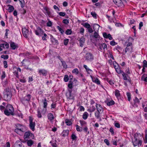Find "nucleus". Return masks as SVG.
Returning <instances> with one entry per match:
<instances>
[{
  "label": "nucleus",
  "mask_w": 147,
  "mask_h": 147,
  "mask_svg": "<svg viewBox=\"0 0 147 147\" xmlns=\"http://www.w3.org/2000/svg\"><path fill=\"white\" fill-rule=\"evenodd\" d=\"M134 101L135 103L139 104L140 103L139 100L137 97L135 98Z\"/></svg>",
  "instance_id": "bf43d9fd"
},
{
  "label": "nucleus",
  "mask_w": 147,
  "mask_h": 147,
  "mask_svg": "<svg viewBox=\"0 0 147 147\" xmlns=\"http://www.w3.org/2000/svg\"><path fill=\"white\" fill-rule=\"evenodd\" d=\"M43 102L44 106V109H42V111H41L42 114L43 115H45L47 111V109L46 108L47 104V100L46 99H45L44 100H42Z\"/></svg>",
  "instance_id": "f8f14e48"
},
{
  "label": "nucleus",
  "mask_w": 147,
  "mask_h": 147,
  "mask_svg": "<svg viewBox=\"0 0 147 147\" xmlns=\"http://www.w3.org/2000/svg\"><path fill=\"white\" fill-rule=\"evenodd\" d=\"M85 57L86 60L90 61H92L94 58L93 55L90 53H86Z\"/></svg>",
  "instance_id": "1a4fd4ad"
},
{
  "label": "nucleus",
  "mask_w": 147,
  "mask_h": 147,
  "mask_svg": "<svg viewBox=\"0 0 147 147\" xmlns=\"http://www.w3.org/2000/svg\"><path fill=\"white\" fill-rule=\"evenodd\" d=\"M4 94L3 98L4 100L7 101H10L12 96L11 91L6 89L4 92Z\"/></svg>",
  "instance_id": "39448f33"
},
{
  "label": "nucleus",
  "mask_w": 147,
  "mask_h": 147,
  "mask_svg": "<svg viewBox=\"0 0 147 147\" xmlns=\"http://www.w3.org/2000/svg\"><path fill=\"white\" fill-rule=\"evenodd\" d=\"M57 28L61 34H63L64 32V31L60 26H57Z\"/></svg>",
  "instance_id": "c03bdc74"
},
{
  "label": "nucleus",
  "mask_w": 147,
  "mask_h": 147,
  "mask_svg": "<svg viewBox=\"0 0 147 147\" xmlns=\"http://www.w3.org/2000/svg\"><path fill=\"white\" fill-rule=\"evenodd\" d=\"M107 81L111 85H113L114 84L113 81L111 80L107 79Z\"/></svg>",
  "instance_id": "e2e57ef3"
},
{
  "label": "nucleus",
  "mask_w": 147,
  "mask_h": 147,
  "mask_svg": "<svg viewBox=\"0 0 147 147\" xmlns=\"http://www.w3.org/2000/svg\"><path fill=\"white\" fill-rule=\"evenodd\" d=\"M96 107L97 111L102 113L103 111V109L100 104H96Z\"/></svg>",
  "instance_id": "f3484780"
},
{
  "label": "nucleus",
  "mask_w": 147,
  "mask_h": 147,
  "mask_svg": "<svg viewBox=\"0 0 147 147\" xmlns=\"http://www.w3.org/2000/svg\"><path fill=\"white\" fill-rule=\"evenodd\" d=\"M145 74H144L142 75L141 77V79L142 80H144L146 82H147V77L144 78L145 76Z\"/></svg>",
  "instance_id": "de8ad7c7"
},
{
  "label": "nucleus",
  "mask_w": 147,
  "mask_h": 147,
  "mask_svg": "<svg viewBox=\"0 0 147 147\" xmlns=\"http://www.w3.org/2000/svg\"><path fill=\"white\" fill-rule=\"evenodd\" d=\"M4 147H10V143L9 142H7Z\"/></svg>",
  "instance_id": "774afa93"
},
{
  "label": "nucleus",
  "mask_w": 147,
  "mask_h": 147,
  "mask_svg": "<svg viewBox=\"0 0 147 147\" xmlns=\"http://www.w3.org/2000/svg\"><path fill=\"white\" fill-rule=\"evenodd\" d=\"M84 67L86 69L87 72L88 74H90V72L92 71L91 69L88 67L86 65H84Z\"/></svg>",
  "instance_id": "2f4dec72"
},
{
  "label": "nucleus",
  "mask_w": 147,
  "mask_h": 147,
  "mask_svg": "<svg viewBox=\"0 0 147 147\" xmlns=\"http://www.w3.org/2000/svg\"><path fill=\"white\" fill-rule=\"evenodd\" d=\"M82 25L88 29L90 27V24L87 23H83L82 24Z\"/></svg>",
  "instance_id": "bb28decb"
},
{
  "label": "nucleus",
  "mask_w": 147,
  "mask_h": 147,
  "mask_svg": "<svg viewBox=\"0 0 147 147\" xmlns=\"http://www.w3.org/2000/svg\"><path fill=\"white\" fill-rule=\"evenodd\" d=\"M31 96L30 94H28L21 99V102L24 105L28 104L29 103V101L31 98Z\"/></svg>",
  "instance_id": "423d86ee"
},
{
  "label": "nucleus",
  "mask_w": 147,
  "mask_h": 147,
  "mask_svg": "<svg viewBox=\"0 0 147 147\" xmlns=\"http://www.w3.org/2000/svg\"><path fill=\"white\" fill-rule=\"evenodd\" d=\"M10 47L11 49L13 50H15L18 47L17 44L12 41L10 42Z\"/></svg>",
  "instance_id": "a211bd4d"
},
{
  "label": "nucleus",
  "mask_w": 147,
  "mask_h": 147,
  "mask_svg": "<svg viewBox=\"0 0 147 147\" xmlns=\"http://www.w3.org/2000/svg\"><path fill=\"white\" fill-rule=\"evenodd\" d=\"M72 90L71 89H68L66 92V96L67 99H72L74 98V96L71 94Z\"/></svg>",
  "instance_id": "9d476101"
},
{
  "label": "nucleus",
  "mask_w": 147,
  "mask_h": 147,
  "mask_svg": "<svg viewBox=\"0 0 147 147\" xmlns=\"http://www.w3.org/2000/svg\"><path fill=\"white\" fill-rule=\"evenodd\" d=\"M99 25L98 24H95L93 27V29L94 31L95 30H97L98 29Z\"/></svg>",
  "instance_id": "f704fd0d"
},
{
  "label": "nucleus",
  "mask_w": 147,
  "mask_h": 147,
  "mask_svg": "<svg viewBox=\"0 0 147 147\" xmlns=\"http://www.w3.org/2000/svg\"><path fill=\"white\" fill-rule=\"evenodd\" d=\"M37 116L38 118H41L42 116L41 114V113L40 112V109H38L37 110Z\"/></svg>",
  "instance_id": "58836bf2"
},
{
  "label": "nucleus",
  "mask_w": 147,
  "mask_h": 147,
  "mask_svg": "<svg viewBox=\"0 0 147 147\" xmlns=\"http://www.w3.org/2000/svg\"><path fill=\"white\" fill-rule=\"evenodd\" d=\"M91 15L94 18H96V14L95 12H91Z\"/></svg>",
  "instance_id": "052dcab7"
},
{
  "label": "nucleus",
  "mask_w": 147,
  "mask_h": 147,
  "mask_svg": "<svg viewBox=\"0 0 147 147\" xmlns=\"http://www.w3.org/2000/svg\"><path fill=\"white\" fill-rule=\"evenodd\" d=\"M16 129H15V132L19 135H23L26 129V127L19 123L16 124Z\"/></svg>",
  "instance_id": "f03ea898"
},
{
  "label": "nucleus",
  "mask_w": 147,
  "mask_h": 147,
  "mask_svg": "<svg viewBox=\"0 0 147 147\" xmlns=\"http://www.w3.org/2000/svg\"><path fill=\"white\" fill-rule=\"evenodd\" d=\"M73 82H72L71 80H70L69 83L68 84V88H69L68 89H71L72 90V88H73Z\"/></svg>",
  "instance_id": "c85d7f7f"
},
{
  "label": "nucleus",
  "mask_w": 147,
  "mask_h": 147,
  "mask_svg": "<svg viewBox=\"0 0 147 147\" xmlns=\"http://www.w3.org/2000/svg\"><path fill=\"white\" fill-rule=\"evenodd\" d=\"M27 143L28 146H31L33 144V142L32 140H30L27 141Z\"/></svg>",
  "instance_id": "c9c22d12"
},
{
  "label": "nucleus",
  "mask_w": 147,
  "mask_h": 147,
  "mask_svg": "<svg viewBox=\"0 0 147 147\" xmlns=\"http://www.w3.org/2000/svg\"><path fill=\"white\" fill-rule=\"evenodd\" d=\"M93 36L95 38H97L98 40L100 38V37L98 33L95 31L94 33Z\"/></svg>",
  "instance_id": "cd10ccee"
},
{
  "label": "nucleus",
  "mask_w": 147,
  "mask_h": 147,
  "mask_svg": "<svg viewBox=\"0 0 147 147\" xmlns=\"http://www.w3.org/2000/svg\"><path fill=\"white\" fill-rule=\"evenodd\" d=\"M88 116V114L86 112H85L84 113L82 117L84 119H86L87 118Z\"/></svg>",
  "instance_id": "7c9ffc66"
},
{
  "label": "nucleus",
  "mask_w": 147,
  "mask_h": 147,
  "mask_svg": "<svg viewBox=\"0 0 147 147\" xmlns=\"http://www.w3.org/2000/svg\"><path fill=\"white\" fill-rule=\"evenodd\" d=\"M69 133V130H64L62 133V136L63 137L68 136Z\"/></svg>",
  "instance_id": "aec40b11"
},
{
  "label": "nucleus",
  "mask_w": 147,
  "mask_h": 147,
  "mask_svg": "<svg viewBox=\"0 0 147 147\" xmlns=\"http://www.w3.org/2000/svg\"><path fill=\"white\" fill-rule=\"evenodd\" d=\"M96 107H95L92 106V107H90L88 110V111L92 112L95 111Z\"/></svg>",
  "instance_id": "4be33fe9"
},
{
  "label": "nucleus",
  "mask_w": 147,
  "mask_h": 147,
  "mask_svg": "<svg viewBox=\"0 0 147 147\" xmlns=\"http://www.w3.org/2000/svg\"><path fill=\"white\" fill-rule=\"evenodd\" d=\"M76 130L78 131H82V130L81 129V128L78 125H76Z\"/></svg>",
  "instance_id": "4d7b16f0"
},
{
  "label": "nucleus",
  "mask_w": 147,
  "mask_h": 147,
  "mask_svg": "<svg viewBox=\"0 0 147 147\" xmlns=\"http://www.w3.org/2000/svg\"><path fill=\"white\" fill-rule=\"evenodd\" d=\"M1 57L3 59H7L8 58L9 56L7 55H2L1 56Z\"/></svg>",
  "instance_id": "3c124183"
},
{
  "label": "nucleus",
  "mask_w": 147,
  "mask_h": 147,
  "mask_svg": "<svg viewBox=\"0 0 147 147\" xmlns=\"http://www.w3.org/2000/svg\"><path fill=\"white\" fill-rule=\"evenodd\" d=\"M122 74L123 77V79L124 80H127V78L126 76L125 73L123 71L122 73Z\"/></svg>",
  "instance_id": "8fccbe9b"
},
{
  "label": "nucleus",
  "mask_w": 147,
  "mask_h": 147,
  "mask_svg": "<svg viewBox=\"0 0 147 147\" xmlns=\"http://www.w3.org/2000/svg\"><path fill=\"white\" fill-rule=\"evenodd\" d=\"M115 95L116 97L118 98L120 96L119 91L118 90H116L115 92Z\"/></svg>",
  "instance_id": "e433bc0d"
},
{
  "label": "nucleus",
  "mask_w": 147,
  "mask_h": 147,
  "mask_svg": "<svg viewBox=\"0 0 147 147\" xmlns=\"http://www.w3.org/2000/svg\"><path fill=\"white\" fill-rule=\"evenodd\" d=\"M134 40V39L130 37L125 41V44L126 48L125 50H123V54L125 55L127 53H130L132 52L133 47L132 42H133Z\"/></svg>",
  "instance_id": "f257e3e1"
},
{
  "label": "nucleus",
  "mask_w": 147,
  "mask_h": 147,
  "mask_svg": "<svg viewBox=\"0 0 147 147\" xmlns=\"http://www.w3.org/2000/svg\"><path fill=\"white\" fill-rule=\"evenodd\" d=\"M22 33L23 36L26 38H27L29 35V30L26 28L22 29Z\"/></svg>",
  "instance_id": "ddd939ff"
},
{
  "label": "nucleus",
  "mask_w": 147,
  "mask_h": 147,
  "mask_svg": "<svg viewBox=\"0 0 147 147\" xmlns=\"http://www.w3.org/2000/svg\"><path fill=\"white\" fill-rule=\"evenodd\" d=\"M21 4V7L22 8H23L24 7L25 5V3L24 0H20V1Z\"/></svg>",
  "instance_id": "a18cd8bd"
},
{
  "label": "nucleus",
  "mask_w": 147,
  "mask_h": 147,
  "mask_svg": "<svg viewBox=\"0 0 147 147\" xmlns=\"http://www.w3.org/2000/svg\"><path fill=\"white\" fill-rule=\"evenodd\" d=\"M134 137V140L132 141L134 146H135L138 145H141L142 141L140 139L142 138L141 135L140 133H136Z\"/></svg>",
  "instance_id": "7ed1b4c3"
},
{
  "label": "nucleus",
  "mask_w": 147,
  "mask_h": 147,
  "mask_svg": "<svg viewBox=\"0 0 147 147\" xmlns=\"http://www.w3.org/2000/svg\"><path fill=\"white\" fill-rule=\"evenodd\" d=\"M84 130L86 133V134H88L89 133V131L88 130V129L87 127H85L84 128Z\"/></svg>",
  "instance_id": "603ef678"
},
{
  "label": "nucleus",
  "mask_w": 147,
  "mask_h": 147,
  "mask_svg": "<svg viewBox=\"0 0 147 147\" xmlns=\"http://www.w3.org/2000/svg\"><path fill=\"white\" fill-rule=\"evenodd\" d=\"M22 145L18 144L17 143H15L14 145V147H21Z\"/></svg>",
  "instance_id": "338daca9"
},
{
  "label": "nucleus",
  "mask_w": 147,
  "mask_h": 147,
  "mask_svg": "<svg viewBox=\"0 0 147 147\" xmlns=\"http://www.w3.org/2000/svg\"><path fill=\"white\" fill-rule=\"evenodd\" d=\"M47 20L49 21L47 23V26L48 27H51L52 25V23L51 21L49 20L48 19Z\"/></svg>",
  "instance_id": "49530a36"
},
{
  "label": "nucleus",
  "mask_w": 147,
  "mask_h": 147,
  "mask_svg": "<svg viewBox=\"0 0 147 147\" xmlns=\"http://www.w3.org/2000/svg\"><path fill=\"white\" fill-rule=\"evenodd\" d=\"M65 33L67 35H70L72 33V31L71 29H68L66 30Z\"/></svg>",
  "instance_id": "79ce46f5"
},
{
  "label": "nucleus",
  "mask_w": 147,
  "mask_h": 147,
  "mask_svg": "<svg viewBox=\"0 0 147 147\" xmlns=\"http://www.w3.org/2000/svg\"><path fill=\"white\" fill-rule=\"evenodd\" d=\"M61 62L62 63V65L64 68L66 69L67 67V65H66L65 62L63 61V59H61Z\"/></svg>",
  "instance_id": "72a5a7b5"
},
{
  "label": "nucleus",
  "mask_w": 147,
  "mask_h": 147,
  "mask_svg": "<svg viewBox=\"0 0 147 147\" xmlns=\"http://www.w3.org/2000/svg\"><path fill=\"white\" fill-rule=\"evenodd\" d=\"M113 1L118 7H123L124 5L121 0H113Z\"/></svg>",
  "instance_id": "4468645a"
},
{
  "label": "nucleus",
  "mask_w": 147,
  "mask_h": 147,
  "mask_svg": "<svg viewBox=\"0 0 147 147\" xmlns=\"http://www.w3.org/2000/svg\"><path fill=\"white\" fill-rule=\"evenodd\" d=\"M127 97L128 100L130 101L131 99V94L129 92H127Z\"/></svg>",
  "instance_id": "13d9d810"
},
{
  "label": "nucleus",
  "mask_w": 147,
  "mask_h": 147,
  "mask_svg": "<svg viewBox=\"0 0 147 147\" xmlns=\"http://www.w3.org/2000/svg\"><path fill=\"white\" fill-rule=\"evenodd\" d=\"M143 67H147V62L146 61L144 60L143 62Z\"/></svg>",
  "instance_id": "680f3d73"
},
{
  "label": "nucleus",
  "mask_w": 147,
  "mask_h": 147,
  "mask_svg": "<svg viewBox=\"0 0 147 147\" xmlns=\"http://www.w3.org/2000/svg\"><path fill=\"white\" fill-rule=\"evenodd\" d=\"M71 137L73 140H76L77 139V137L75 134H72Z\"/></svg>",
  "instance_id": "6e6d98bb"
},
{
  "label": "nucleus",
  "mask_w": 147,
  "mask_h": 147,
  "mask_svg": "<svg viewBox=\"0 0 147 147\" xmlns=\"http://www.w3.org/2000/svg\"><path fill=\"white\" fill-rule=\"evenodd\" d=\"M47 71L45 69H40L38 70V73L40 75L46 76L47 74Z\"/></svg>",
  "instance_id": "6ab92c4d"
},
{
  "label": "nucleus",
  "mask_w": 147,
  "mask_h": 147,
  "mask_svg": "<svg viewBox=\"0 0 147 147\" xmlns=\"http://www.w3.org/2000/svg\"><path fill=\"white\" fill-rule=\"evenodd\" d=\"M14 109L12 105L8 104L6 106V109L4 110V113L7 116L10 115H14Z\"/></svg>",
  "instance_id": "20e7f679"
},
{
  "label": "nucleus",
  "mask_w": 147,
  "mask_h": 147,
  "mask_svg": "<svg viewBox=\"0 0 147 147\" xmlns=\"http://www.w3.org/2000/svg\"><path fill=\"white\" fill-rule=\"evenodd\" d=\"M45 10L46 11V15H48L49 17L52 16V15L50 11L48 9L45 8Z\"/></svg>",
  "instance_id": "a878e982"
},
{
  "label": "nucleus",
  "mask_w": 147,
  "mask_h": 147,
  "mask_svg": "<svg viewBox=\"0 0 147 147\" xmlns=\"http://www.w3.org/2000/svg\"><path fill=\"white\" fill-rule=\"evenodd\" d=\"M90 76L91 77L92 79V81L93 82L95 83L98 85L100 84V81L97 78L93 77L91 75H90Z\"/></svg>",
  "instance_id": "2eb2a0df"
},
{
  "label": "nucleus",
  "mask_w": 147,
  "mask_h": 147,
  "mask_svg": "<svg viewBox=\"0 0 147 147\" xmlns=\"http://www.w3.org/2000/svg\"><path fill=\"white\" fill-rule=\"evenodd\" d=\"M64 80L65 82H67L69 80V77L67 75H65L64 76Z\"/></svg>",
  "instance_id": "5fc2aeb1"
},
{
  "label": "nucleus",
  "mask_w": 147,
  "mask_h": 147,
  "mask_svg": "<svg viewBox=\"0 0 147 147\" xmlns=\"http://www.w3.org/2000/svg\"><path fill=\"white\" fill-rule=\"evenodd\" d=\"M69 41V40L68 39H66L64 40L63 43L65 45H67Z\"/></svg>",
  "instance_id": "864d4df0"
},
{
  "label": "nucleus",
  "mask_w": 147,
  "mask_h": 147,
  "mask_svg": "<svg viewBox=\"0 0 147 147\" xmlns=\"http://www.w3.org/2000/svg\"><path fill=\"white\" fill-rule=\"evenodd\" d=\"M63 23L65 24H67L69 23V21L68 20L66 19H65L63 20Z\"/></svg>",
  "instance_id": "0e129e2a"
},
{
  "label": "nucleus",
  "mask_w": 147,
  "mask_h": 147,
  "mask_svg": "<svg viewBox=\"0 0 147 147\" xmlns=\"http://www.w3.org/2000/svg\"><path fill=\"white\" fill-rule=\"evenodd\" d=\"M80 122L82 127L83 125L86 124V122L83 120H80Z\"/></svg>",
  "instance_id": "09e8293b"
},
{
  "label": "nucleus",
  "mask_w": 147,
  "mask_h": 147,
  "mask_svg": "<svg viewBox=\"0 0 147 147\" xmlns=\"http://www.w3.org/2000/svg\"><path fill=\"white\" fill-rule=\"evenodd\" d=\"M107 44L105 43H103L100 46L99 48L101 50H102V49H105L107 48Z\"/></svg>",
  "instance_id": "5701e85b"
},
{
  "label": "nucleus",
  "mask_w": 147,
  "mask_h": 147,
  "mask_svg": "<svg viewBox=\"0 0 147 147\" xmlns=\"http://www.w3.org/2000/svg\"><path fill=\"white\" fill-rule=\"evenodd\" d=\"M53 38H51V40L52 42L54 44H58V41L57 40L55 39V38H53V36H52Z\"/></svg>",
  "instance_id": "4c0bfd02"
},
{
  "label": "nucleus",
  "mask_w": 147,
  "mask_h": 147,
  "mask_svg": "<svg viewBox=\"0 0 147 147\" xmlns=\"http://www.w3.org/2000/svg\"><path fill=\"white\" fill-rule=\"evenodd\" d=\"M116 71L117 72L118 74H121L122 73L123 71L121 70V69L119 67H118L115 69Z\"/></svg>",
  "instance_id": "a19ab883"
},
{
  "label": "nucleus",
  "mask_w": 147,
  "mask_h": 147,
  "mask_svg": "<svg viewBox=\"0 0 147 147\" xmlns=\"http://www.w3.org/2000/svg\"><path fill=\"white\" fill-rule=\"evenodd\" d=\"M85 39L82 37L80 39V47H82L84 43Z\"/></svg>",
  "instance_id": "412c9836"
},
{
  "label": "nucleus",
  "mask_w": 147,
  "mask_h": 147,
  "mask_svg": "<svg viewBox=\"0 0 147 147\" xmlns=\"http://www.w3.org/2000/svg\"><path fill=\"white\" fill-rule=\"evenodd\" d=\"M22 65L24 66L25 67V68H26L27 69H29L30 71H32V68H28V66L27 65H26V64L27 63H29L28 61L25 60V59H24L22 62Z\"/></svg>",
  "instance_id": "dca6fc26"
},
{
  "label": "nucleus",
  "mask_w": 147,
  "mask_h": 147,
  "mask_svg": "<svg viewBox=\"0 0 147 147\" xmlns=\"http://www.w3.org/2000/svg\"><path fill=\"white\" fill-rule=\"evenodd\" d=\"M8 6H9L8 9L9 12H11L14 10V8L13 7V6H11L9 5H8Z\"/></svg>",
  "instance_id": "473e14b6"
},
{
  "label": "nucleus",
  "mask_w": 147,
  "mask_h": 147,
  "mask_svg": "<svg viewBox=\"0 0 147 147\" xmlns=\"http://www.w3.org/2000/svg\"><path fill=\"white\" fill-rule=\"evenodd\" d=\"M106 103L108 106H110L114 104L115 102L113 100H111L107 102Z\"/></svg>",
  "instance_id": "c756f323"
},
{
  "label": "nucleus",
  "mask_w": 147,
  "mask_h": 147,
  "mask_svg": "<svg viewBox=\"0 0 147 147\" xmlns=\"http://www.w3.org/2000/svg\"><path fill=\"white\" fill-rule=\"evenodd\" d=\"M33 119L32 117H29V127L33 131L34 130L35 127L36 125V123L35 122H33Z\"/></svg>",
  "instance_id": "0eeeda50"
},
{
  "label": "nucleus",
  "mask_w": 147,
  "mask_h": 147,
  "mask_svg": "<svg viewBox=\"0 0 147 147\" xmlns=\"http://www.w3.org/2000/svg\"><path fill=\"white\" fill-rule=\"evenodd\" d=\"M59 15L60 16H64L65 15V13L62 12H60L59 13Z\"/></svg>",
  "instance_id": "69168bd1"
},
{
  "label": "nucleus",
  "mask_w": 147,
  "mask_h": 147,
  "mask_svg": "<svg viewBox=\"0 0 147 147\" xmlns=\"http://www.w3.org/2000/svg\"><path fill=\"white\" fill-rule=\"evenodd\" d=\"M100 112L98 111H96L95 112V115L97 119H100V120H101V117H100Z\"/></svg>",
  "instance_id": "393cba45"
},
{
  "label": "nucleus",
  "mask_w": 147,
  "mask_h": 147,
  "mask_svg": "<svg viewBox=\"0 0 147 147\" xmlns=\"http://www.w3.org/2000/svg\"><path fill=\"white\" fill-rule=\"evenodd\" d=\"M48 119L50 121H52L54 119V117L52 114L50 113L48 115Z\"/></svg>",
  "instance_id": "b1692460"
},
{
  "label": "nucleus",
  "mask_w": 147,
  "mask_h": 147,
  "mask_svg": "<svg viewBox=\"0 0 147 147\" xmlns=\"http://www.w3.org/2000/svg\"><path fill=\"white\" fill-rule=\"evenodd\" d=\"M37 36H41L44 32L42 29L39 27H38L36 29L34 30Z\"/></svg>",
  "instance_id": "6e6552de"
},
{
  "label": "nucleus",
  "mask_w": 147,
  "mask_h": 147,
  "mask_svg": "<svg viewBox=\"0 0 147 147\" xmlns=\"http://www.w3.org/2000/svg\"><path fill=\"white\" fill-rule=\"evenodd\" d=\"M72 72L73 73H74L76 75H77L79 73L78 70L77 68H75L73 69L72 71Z\"/></svg>",
  "instance_id": "ea45409f"
},
{
  "label": "nucleus",
  "mask_w": 147,
  "mask_h": 147,
  "mask_svg": "<svg viewBox=\"0 0 147 147\" xmlns=\"http://www.w3.org/2000/svg\"><path fill=\"white\" fill-rule=\"evenodd\" d=\"M33 135L32 134L30 131H26L25 132L24 138V139H28L29 138H30V137L33 138L32 137H33Z\"/></svg>",
  "instance_id": "9b49d317"
},
{
  "label": "nucleus",
  "mask_w": 147,
  "mask_h": 147,
  "mask_svg": "<svg viewBox=\"0 0 147 147\" xmlns=\"http://www.w3.org/2000/svg\"><path fill=\"white\" fill-rule=\"evenodd\" d=\"M65 123L66 124L68 125H70L72 124L71 121L68 119H67L66 120Z\"/></svg>",
  "instance_id": "37998d69"
}]
</instances>
